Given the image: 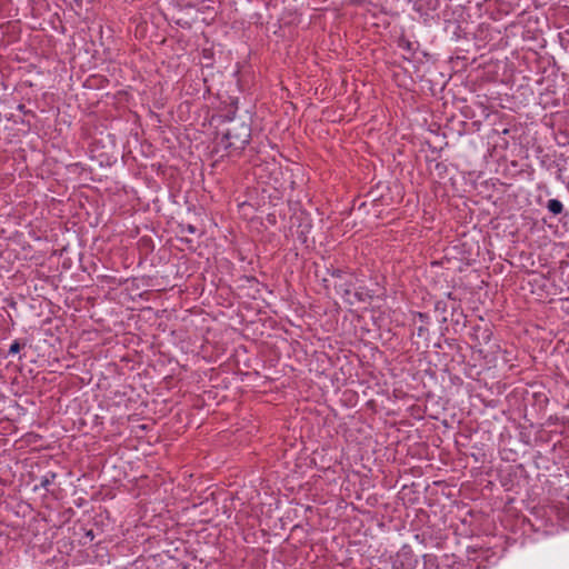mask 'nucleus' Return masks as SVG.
<instances>
[{
  "instance_id": "6e6552de",
  "label": "nucleus",
  "mask_w": 569,
  "mask_h": 569,
  "mask_svg": "<svg viewBox=\"0 0 569 569\" xmlns=\"http://www.w3.org/2000/svg\"><path fill=\"white\" fill-rule=\"evenodd\" d=\"M87 536L93 539V532L91 530L87 532Z\"/></svg>"
},
{
  "instance_id": "f257e3e1",
  "label": "nucleus",
  "mask_w": 569,
  "mask_h": 569,
  "mask_svg": "<svg viewBox=\"0 0 569 569\" xmlns=\"http://www.w3.org/2000/svg\"><path fill=\"white\" fill-rule=\"evenodd\" d=\"M251 138V128L244 121H230L216 144L217 152L226 154H239Z\"/></svg>"
},
{
  "instance_id": "f03ea898",
  "label": "nucleus",
  "mask_w": 569,
  "mask_h": 569,
  "mask_svg": "<svg viewBox=\"0 0 569 569\" xmlns=\"http://www.w3.org/2000/svg\"><path fill=\"white\" fill-rule=\"evenodd\" d=\"M418 560L416 559L412 550L408 546H403L396 555L392 562L393 569H415Z\"/></svg>"
},
{
  "instance_id": "1a4fd4ad",
  "label": "nucleus",
  "mask_w": 569,
  "mask_h": 569,
  "mask_svg": "<svg viewBox=\"0 0 569 569\" xmlns=\"http://www.w3.org/2000/svg\"><path fill=\"white\" fill-rule=\"evenodd\" d=\"M426 316L423 313H419V318L423 319Z\"/></svg>"
},
{
  "instance_id": "423d86ee",
  "label": "nucleus",
  "mask_w": 569,
  "mask_h": 569,
  "mask_svg": "<svg viewBox=\"0 0 569 569\" xmlns=\"http://www.w3.org/2000/svg\"><path fill=\"white\" fill-rule=\"evenodd\" d=\"M22 345L19 340H14L10 348H9V355H17L21 350Z\"/></svg>"
},
{
  "instance_id": "7ed1b4c3",
  "label": "nucleus",
  "mask_w": 569,
  "mask_h": 569,
  "mask_svg": "<svg viewBox=\"0 0 569 569\" xmlns=\"http://www.w3.org/2000/svg\"><path fill=\"white\" fill-rule=\"evenodd\" d=\"M57 478V473L53 471H48L46 475H43L40 478V485L34 486L33 490H38L39 488L44 489L46 491H49V487L54 482Z\"/></svg>"
},
{
  "instance_id": "20e7f679",
  "label": "nucleus",
  "mask_w": 569,
  "mask_h": 569,
  "mask_svg": "<svg viewBox=\"0 0 569 569\" xmlns=\"http://www.w3.org/2000/svg\"><path fill=\"white\" fill-rule=\"evenodd\" d=\"M547 209L553 214L558 216L563 211V204L558 199H550L547 202Z\"/></svg>"
},
{
  "instance_id": "39448f33",
  "label": "nucleus",
  "mask_w": 569,
  "mask_h": 569,
  "mask_svg": "<svg viewBox=\"0 0 569 569\" xmlns=\"http://www.w3.org/2000/svg\"><path fill=\"white\" fill-rule=\"evenodd\" d=\"M180 232L181 233H186L187 232V233L193 234V233L197 232V228L193 224H190V223L181 224L180 226Z\"/></svg>"
},
{
  "instance_id": "0eeeda50",
  "label": "nucleus",
  "mask_w": 569,
  "mask_h": 569,
  "mask_svg": "<svg viewBox=\"0 0 569 569\" xmlns=\"http://www.w3.org/2000/svg\"><path fill=\"white\" fill-rule=\"evenodd\" d=\"M425 331H427V330L423 327H419L417 333L419 337H421L425 333Z\"/></svg>"
}]
</instances>
